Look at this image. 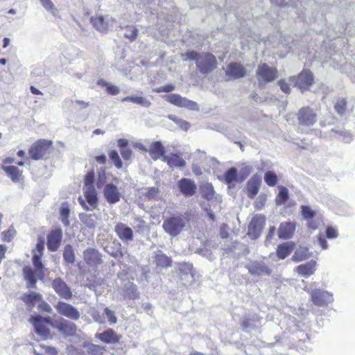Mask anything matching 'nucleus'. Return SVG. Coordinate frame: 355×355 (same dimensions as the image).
Returning a JSON list of instances; mask_svg holds the SVG:
<instances>
[{"instance_id": "nucleus-1", "label": "nucleus", "mask_w": 355, "mask_h": 355, "mask_svg": "<svg viewBox=\"0 0 355 355\" xmlns=\"http://www.w3.org/2000/svg\"><path fill=\"white\" fill-rule=\"evenodd\" d=\"M44 250V241L42 238H40L36 244L35 249L33 250L32 261L35 271L29 266H26L23 268V275L25 280L27 282V286L28 288L35 287L37 283L36 275L41 279H43L44 276L43 272L44 265L41 260Z\"/></svg>"}, {"instance_id": "nucleus-2", "label": "nucleus", "mask_w": 355, "mask_h": 355, "mask_svg": "<svg viewBox=\"0 0 355 355\" xmlns=\"http://www.w3.org/2000/svg\"><path fill=\"white\" fill-rule=\"evenodd\" d=\"M53 150V141L48 139H38L28 149V154L32 159L40 160L48 158Z\"/></svg>"}, {"instance_id": "nucleus-3", "label": "nucleus", "mask_w": 355, "mask_h": 355, "mask_svg": "<svg viewBox=\"0 0 355 355\" xmlns=\"http://www.w3.org/2000/svg\"><path fill=\"white\" fill-rule=\"evenodd\" d=\"M288 80L297 87L301 92L304 93L309 91L311 87L314 84L315 78L313 72L308 69H303L297 76H292L288 78Z\"/></svg>"}, {"instance_id": "nucleus-4", "label": "nucleus", "mask_w": 355, "mask_h": 355, "mask_svg": "<svg viewBox=\"0 0 355 355\" xmlns=\"http://www.w3.org/2000/svg\"><path fill=\"white\" fill-rule=\"evenodd\" d=\"M278 73L276 67H270L266 63L260 64L256 71L259 87L263 88L266 84L275 80L278 77Z\"/></svg>"}, {"instance_id": "nucleus-5", "label": "nucleus", "mask_w": 355, "mask_h": 355, "mask_svg": "<svg viewBox=\"0 0 355 355\" xmlns=\"http://www.w3.org/2000/svg\"><path fill=\"white\" fill-rule=\"evenodd\" d=\"M185 226L186 223L182 215L168 217L162 224L164 230L171 236H178Z\"/></svg>"}, {"instance_id": "nucleus-6", "label": "nucleus", "mask_w": 355, "mask_h": 355, "mask_svg": "<svg viewBox=\"0 0 355 355\" xmlns=\"http://www.w3.org/2000/svg\"><path fill=\"white\" fill-rule=\"evenodd\" d=\"M218 62L214 55L209 52L202 53L197 59L196 67L202 74L211 73L216 69Z\"/></svg>"}, {"instance_id": "nucleus-7", "label": "nucleus", "mask_w": 355, "mask_h": 355, "mask_svg": "<svg viewBox=\"0 0 355 355\" xmlns=\"http://www.w3.org/2000/svg\"><path fill=\"white\" fill-rule=\"evenodd\" d=\"M29 321L33 324L36 334L44 339L50 335L49 326L53 322L50 318H43L40 315L31 316Z\"/></svg>"}, {"instance_id": "nucleus-8", "label": "nucleus", "mask_w": 355, "mask_h": 355, "mask_svg": "<svg viewBox=\"0 0 355 355\" xmlns=\"http://www.w3.org/2000/svg\"><path fill=\"white\" fill-rule=\"evenodd\" d=\"M251 168L250 167H245L243 168L241 175L239 177L237 169L234 167H231L227 169L224 173V180L225 183L228 185L229 188L234 187V183L236 182H243L250 175Z\"/></svg>"}, {"instance_id": "nucleus-9", "label": "nucleus", "mask_w": 355, "mask_h": 355, "mask_svg": "<svg viewBox=\"0 0 355 355\" xmlns=\"http://www.w3.org/2000/svg\"><path fill=\"white\" fill-rule=\"evenodd\" d=\"M165 101L179 107H185L191 110H198V106L195 101L182 97L178 94H171L164 96Z\"/></svg>"}, {"instance_id": "nucleus-10", "label": "nucleus", "mask_w": 355, "mask_h": 355, "mask_svg": "<svg viewBox=\"0 0 355 355\" xmlns=\"http://www.w3.org/2000/svg\"><path fill=\"white\" fill-rule=\"evenodd\" d=\"M300 209L302 216L307 221L308 228L311 230L318 229L322 221V217L318 216L316 211L309 205H302Z\"/></svg>"}, {"instance_id": "nucleus-11", "label": "nucleus", "mask_w": 355, "mask_h": 355, "mask_svg": "<svg viewBox=\"0 0 355 355\" xmlns=\"http://www.w3.org/2000/svg\"><path fill=\"white\" fill-rule=\"evenodd\" d=\"M51 326L58 329L64 336H74L76 335L77 326L63 318H60L53 322H51Z\"/></svg>"}, {"instance_id": "nucleus-12", "label": "nucleus", "mask_w": 355, "mask_h": 355, "mask_svg": "<svg viewBox=\"0 0 355 355\" xmlns=\"http://www.w3.org/2000/svg\"><path fill=\"white\" fill-rule=\"evenodd\" d=\"M297 118L300 125L311 126L317 121V114L309 106H304L298 110Z\"/></svg>"}, {"instance_id": "nucleus-13", "label": "nucleus", "mask_w": 355, "mask_h": 355, "mask_svg": "<svg viewBox=\"0 0 355 355\" xmlns=\"http://www.w3.org/2000/svg\"><path fill=\"white\" fill-rule=\"evenodd\" d=\"M266 224V218L262 215L254 216L248 225V235L252 239H257Z\"/></svg>"}, {"instance_id": "nucleus-14", "label": "nucleus", "mask_w": 355, "mask_h": 355, "mask_svg": "<svg viewBox=\"0 0 355 355\" xmlns=\"http://www.w3.org/2000/svg\"><path fill=\"white\" fill-rule=\"evenodd\" d=\"M14 162L15 159L13 157H6L2 162V169L12 182H17L22 179V171L17 166L10 165Z\"/></svg>"}, {"instance_id": "nucleus-15", "label": "nucleus", "mask_w": 355, "mask_h": 355, "mask_svg": "<svg viewBox=\"0 0 355 355\" xmlns=\"http://www.w3.org/2000/svg\"><path fill=\"white\" fill-rule=\"evenodd\" d=\"M55 308L58 313L72 320H77L80 318L79 311L70 304L59 301Z\"/></svg>"}, {"instance_id": "nucleus-16", "label": "nucleus", "mask_w": 355, "mask_h": 355, "mask_svg": "<svg viewBox=\"0 0 355 355\" xmlns=\"http://www.w3.org/2000/svg\"><path fill=\"white\" fill-rule=\"evenodd\" d=\"M312 302L318 306H324L333 301L332 295L320 289H315L310 292Z\"/></svg>"}, {"instance_id": "nucleus-17", "label": "nucleus", "mask_w": 355, "mask_h": 355, "mask_svg": "<svg viewBox=\"0 0 355 355\" xmlns=\"http://www.w3.org/2000/svg\"><path fill=\"white\" fill-rule=\"evenodd\" d=\"M89 21L96 31L101 33H107L110 28V22L114 21V19L113 18H108V16L96 14L90 17Z\"/></svg>"}, {"instance_id": "nucleus-18", "label": "nucleus", "mask_w": 355, "mask_h": 355, "mask_svg": "<svg viewBox=\"0 0 355 355\" xmlns=\"http://www.w3.org/2000/svg\"><path fill=\"white\" fill-rule=\"evenodd\" d=\"M83 259L91 267H98L103 263L102 254L93 248H88L83 251Z\"/></svg>"}, {"instance_id": "nucleus-19", "label": "nucleus", "mask_w": 355, "mask_h": 355, "mask_svg": "<svg viewBox=\"0 0 355 355\" xmlns=\"http://www.w3.org/2000/svg\"><path fill=\"white\" fill-rule=\"evenodd\" d=\"M84 195L87 203L89 205V207L86 205L85 202L81 197H79V203L83 209L87 211L95 209L98 205V198L94 187L87 188L84 192Z\"/></svg>"}, {"instance_id": "nucleus-20", "label": "nucleus", "mask_w": 355, "mask_h": 355, "mask_svg": "<svg viewBox=\"0 0 355 355\" xmlns=\"http://www.w3.org/2000/svg\"><path fill=\"white\" fill-rule=\"evenodd\" d=\"M62 239V231L60 228L51 230L47 235V248L51 252H55L59 248Z\"/></svg>"}, {"instance_id": "nucleus-21", "label": "nucleus", "mask_w": 355, "mask_h": 355, "mask_svg": "<svg viewBox=\"0 0 355 355\" xmlns=\"http://www.w3.org/2000/svg\"><path fill=\"white\" fill-rule=\"evenodd\" d=\"M178 187L182 195L185 197L193 196L197 191V186L193 180L182 178L178 182Z\"/></svg>"}, {"instance_id": "nucleus-22", "label": "nucleus", "mask_w": 355, "mask_h": 355, "mask_svg": "<svg viewBox=\"0 0 355 355\" xmlns=\"http://www.w3.org/2000/svg\"><path fill=\"white\" fill-rule=\"evenodd\" d=\"M52 287L60 297L65 300H70L72 297L70 288L60 277L55 278L52 282Z\"/></svg>"}, {"instance_id": "nucleus-23", "label": "nucleus", "mask_w": 355, "mask_h": 355, "mask_svg": "<svg viewBox=\"0 0 355 355\" xmlns=\"http://www.w3.org/2000/svg\"><path fill=\"white\" fill-rule=\"evenodd\" d=\"M225 74L231 79H239L246 75V69L241 63L232 62L227 64Z\"/></svg>"}, {"instance_id": "nucleus-24", "label": "nucleus", "mask_w": 355, "mask_h": 355, "mask_svg": "<svg viewBox=\"0 0 355 355\" xmlns=\"http://www.w3.org/2000/svg\"><path fill=\"white\" fill-rule=\"evenodd\" d=\"M103 195L107 202L110 205L118 202L121 197L117 187L112 183L105 184Z\"/></svg>"}, {"instance_id": "nucleus-25", "label": "nucleus", "mask_w": 355, "mask_h": 355, "mask_svg": "<svg viewBox=\"0 0 355 355\" xmlns=\"http://www.w3.org/2000/svg\"><path fill=\"white\" fill-rule=\"evenodd\" d=\"M248 272L256 276L270 275L271 269L263 261H253L248 266Z\"/></svg>"}, {"instance_id": "nucleus-26", "label": "nucleus", "mask_w": 355, "mask_h": 355, "mask_svg": "<svg viewBox=\"0 0 355 355\" xmlns=\"http://www.w3.org/2000/svg\"><path fill=\"white\" fill-rule=\"evenodd\" d=\"M261 184V178L259 175H254L246 184L247 196L253 199L258 193Z\"/></svg>"}, {"instance_id": "nucleus-27", "label": "nucleus", "mask_w": 355, "mask_h": 355, "mask_svg": "<svg viewBox=\"0 0 355 355\" xmlns=\"http://www.w3.org/2000/svg\"><path fill=\"white\" fill-rule=\"evenodd\" d=\"M114 231L118 237L124 242H128L133 239L132 230L122 223H118L115 225Z\"/></svg>"}, {"instance_id": "nucleus-28", "label": "nucleus", "mask_w": 355, "mask_h": 355, "mask_svg": "<svg viewBox=\"0 0 355 355\" xmlns=\"http://www.w3.org/2000/svg\"><path fill=\"white\" fill-rule=\"evenodd\" d=\"M148 153L150 157L154 161H156L159 159H161L163 161L164 157H166V155H165V148L159 141H154L150 144L148 149Z\"/></svg>"}, {"instance_id": "nucleus-29", "label": "nucleus", "mask_w": 355, "mask_h": 355, "mask_svg": "<svg viewBox=\"0 0 355 355\" xmlns=\"http://www.w3.org/2000/svg\"><path fill=\"white\" fill-rule=\"evenodd\" d=\"M163 162H166L170 168H183L186 166L185 160L180 153H172L164 157Z\"/></svg>"}, {"instance_id": "nucleus-30", "label": "nucleus", "mask_w": 355, "mask_h": 355, "mask_svg": "<svg viewBox=\"0 0 355 355\" xmlns=\"http://www.w3.org/2000/svg\"><path fill=\"white\" fill-rule=\"evenodd\" d=\"M295 230V223L292 222L282 223L278 229V236L282 239H288L293 236Z\"/></svg>"}, {"instance_id": "nucleus-31", "label": "nucleus", "mask_w": 355, "mask_h": 355, "mask_svg": "<svg viewBox=\"0 0 355 355\" xmlns=\"http://www.w3.org/2000/svg\"><path fill=\"white\" fill-rule=\"evenodd\" d=\"M96 336L102 342L107 344L117 343L121 338V336L118 335L112 329H108L102 333L97 334Z\"/></svg>"}, {"instance_id": "nucleus-32", "label": "nucleus", "mask_w": 355, "mask_h": 355, "mask_svg": "<svg viewBox=\"0 0 355 355\" xmlns=\"http://www.w3.org/2000/svg\"><path fill=\"white\" fill-rule=\"evenodd\" d=\"M317 263L314 260H311L305 263L300 264L297 266L295 271L302 277H309L312 275L316 270Z\"/></svg>"}, {"instance_id": "nucleus-33", "label": "nucleus", "mask_w": 355, "mask_h": 355, "mask_svg": "<svg viewBox=\"0 0 355 355\" xmlns=\"http://www.w3.org/2000/svg\"><path fill=\"white\" fill-rule=\"evenodd\" d=\"M295 244L293 241H287L279 244L276 250L277 257L279 259H284L293 251Z\"/></svg>"}, {"instance_id": "nucleus-34", "label": "nucleus", "mask_w": 355, "mask_h": 355, "mask_svg": "<svg viewBox=\"0 0 355 355\" xmlns=\"http://www.w3.org/2000/svg\"><path fill=\"white\" fill-rule=\"evenodd\" d=\"M156 266L161 268H166L172 266V259L159 250L154 256Z\"/></svg>"}, {"instance_id": "nucleus-35", "label": "nucleus", "mask_w": 355, "mask_h": 355, "mask_svg": "<svg viewBox=\"0 0 355 355\" xmlns=\"http://www.w3.org/2000/svg\"><path fill=\"white\" fill-rule=\"evenodd\" d=\"M21 299L30 309H32L37 302L42 300V295L37 293L31 292L24 294Z\"/></svg>"}, {"instance_id": "nucleus-36", "label": "nucleus", "mask_w": 355, "mask_h": 355, "mask_svg": "<svg viewBox=\"0 0 355 355\" xmlns=\"http://www.w3.org/2000/svg\"><path fill=\"white\" fill-rule=\"evenodd\" d=\"M348 101L347 98L338 97L334 103V108L336 112L340 116L345 115L347 112Z\"/></svg>"}, {"instance_id": "nucleus-37", "label": "nucleus", "mask_w": 355, "mask_h": 355, "mask_svg": "<svg viewBox=\"0 0 355 355\" xmlns=\"http://www.w3.org/2000/svg\"><path fill=\"white\" fill-rule=\"evenodd\" d=\"M200 191L202 198L210 201L214 198L215 191L211 183L205 182L200 186Z\"/></svg>"}, {"instance_id": "nucleus-38", "label": "nucleus", "mask_w": 355, "mask_h": 355, "mask_svg": "<svg viewBox=\"0 0 355 355\" xmlns=\"http://www.w3.org/2000/svg\"><path fill=\"white\" fill-rule=\"evenodd\" d=\"M309 257L310 253L309 252V249L305 247H300L295 250L291 259L295 262H300L309 259Z\"/></svg>"}, {"instance_id": "nucleus-39", "label": "nucleus", "mask_w": 355, "mask_h": 355, "mask_svg": "<svg viewBox=\"0 0 355 355\" xmlns=\"http://www.w3.org/2000/svg\"><path fill=\"white\" fill-rule=\"evenodd\" d=\"M126 31L124 34V37L129 40L130 42L135 41L139 34V31L135 26L133 25H126L124 27H121Z\"/></svg>"}, {"instance_id": "nucleus-40", "label": "nucleus", "mask_w": 355, "mask_h": 355, "mask_svg": "<svg viewBox=\"0 0 355 355\" xmlns=\"http://www.w3.org/2000/svg\"><path fill=\"white\" fill-rule=\"evenodd\" d=\"M63 259L67 263H73L75 261V254L71 245H67L63 252Z\"/></svg>"}, {"instance_id": "nucleus-41", "label": "nucleus", "mask_w": 355, "mask_h": 355, "mask_svg": "<svg viewBox=\"0 0 355 355\" xmlns=\"http://www.w3.org/2000/svg\"><path fill=\"white\" fill-rule=\"evenodd\" d=\"M264 180L269 187H275L278 182V178L275 173L268 171L264 174Z\"/></svg>"}, {"instance_id": "nucleus-42", "label": "nucleus", "mask_w": 355, "mask_h": 355, "mask_svg": "<svg viewBox=\"0 0 355 355\" xmlns=\"http://www.w3.org/2000/svg\"><path fill=\"white\" fill-rule=\"evenodd\" d=\"M108 155L110 160L114 163L116 168L121 169L123 167V162L116 150H111L109 151Z\"/></svg>"}, {"instance_id": "nucleus-43", "label": "nucleus", "mask_w": 355, "mask_h": 355, "mask_svg": "<svg viewBox=\"0 0 355 355\" xmlns=\"http://www.w3.org/2000/svg\"><path fill=\"white\" fill-rule=\"evenodd\" d=\"M288 200V191L286 187H282L279 190L278 195L276 197L275 201L277 205H282Z\"/></svg>"}, {"instance_id": "nucleus-44", "label": "nucleus", "mask_w": 355, "mask_h": 355, "mask_svg": "<svg viewBox=\"0 0 355 355\" xmlns=\"http://www.w3.org/2000/svg\"><path fill=\"white\" fill-rule=\"evenodd\" d=\"M70 210L69 208V205L67 202L62 203L61 209H60V216L62 218V221L65 225H68L69 224V216Z\"/></svg>"}, {"instance_id": "nucleus-45", "label": "nucleus", "mask_w": 355, "mask_h": 355, "mask_svg": "<svg viewBox=\"0 0 355 355\" xmlns=\"http://www.w3.org/2000/svg\"><path fill=\"white\" fill-rule=\"evenodd\" d=\"M168 119L173 121L175 123H176L182 130L184 131H187L191 125L189 122L178 119L175 115H169Z\"/></svg>"}, {"instance_id": "nucleus-46", "label": "nucleus", "mask_w": 355, "mask_h": 355, "mask_svg": "<svg viewBox=\"0 0 355 355\" xmlns=\"http://www.w3.org/2000/svg\"><path fill=\"white\" fill-rule=\"evenodd\" d=\"M123 101H129L142 105L150 104L149 101L142 96H126L123 98Z\"/></svg>"}, {"instance_id": "nucleus-47", "label": "nucleus", "mask_w": 355, "mask_h": 355, "mask_svg": "<svg viewBox=\"0 0 355 355\" xmlns=\"http://www.w3.org/2000/svg\"><path fill=\"white\" fill-rule=\"evenodd\" d=\"M200 55V54L195 51H188L186 53H182L181 57L184 61L196 60V62L197 63V59L199 58Z\"/></svg>"}, {"instance_id": "nucleus-48", "label": "nucleus", "mask_w": 355, "mask_h": 355, "mask_svg": "<svg viewBox=\"0 0 355 355\" xmlns=\"http://www.w3.org/2000/svg\"><path fill=\"white\" fill-rule=\"evenodd\" d=\"M289 83L291 82L288 79L286 80L285 78L280 79L277 82V85L279 86L281 90L286 94H289L291 92Z\"/></svg>"}, {"instance_id": "nucleus-49", "label": "nucleus", "mask_w": 355, "mask_h": 355, "mask_svg": "<svg viewBox=\"0 0 355 355\" xmlns=\"http://www.w3.org/2000/svg\"><path fill=\"white\" fill-rule=\"evenodd\" d=\"M40 1L42 6L52 14L55 15L58 12V10L51 0H40Z\"/></svg>"}, {"instance_id": "nucleus-50", "label": "nucleus", "mask_w": 355, "mask_h": 355, "mask_svg": "<svg viewBox=\"0 0 355 355\" xmlns=\"http://www.w3.org/2000/svg\"><path fill=\"white\" fill-rule=\"evenodd\" d=\"M94 177L95 174L94 171H89L85 176V185L87 188L94 187Z\"/></svg>"}, {"instance_id": "nucleus-51", "label": "nucleus", "mask_w": 355, "mask_h": 355, "mask_svg": "<svg viewBox=\"0 0 355 355\" xmlns=\"http://www.w3.org/2000/svg\"><path fill=\"white\" fill-rule=\"evenodd\" d=\"M39 347L42 351L48 355H58V354L57 349L54 347L40 345Z\"/></svg>"}, {"instance_id": "nucleus-52", "label": "nucleus", "mask_w": 355, "mask_h": 355, "mask_svg": "<svg viewBox=\"0 0 355 355\" xmlns=\"http://www.w3.org/2000/svg\"><path fill=\"white\" fill-rule=\"evenodd\" d=\"M120 153L124 161H128L129 162L128 164H129L131 162V158L132 156V151L130 148H127L126 149H121Z\"/></svg>"}, {"instance_id": "nucleus-53", "label": "nucleus", "mask_w": 355, "mask_h": 355, "mask_svg": "<svg viewBox=\"0 0 355 355\" xmlns=\"http://www.w3.org/2000/svg\"><path fill=\"white\" fill-rule=\"evenodd\" d=\"M175 85L172 84H167L162 87H157L154 89V92L156 93H161V92H173L175 89Z\"/></svg>"}, {"instance_id": "nucleus-54", "label": "nucleus", "mask_w": 355, "mask_h": 355, "mask_svg": "<svg viewBox=\"0 0 355 355\" xmlns=\"http://www.w3.org/2000/svg\"><path fill=\"white\" fill-rule=\"evenodd\" d=\"M89 353L92 355H103L105 347L96 345H93L89 349Z\"/></svg>"}, {"instance_id": "nucleus-55", "label": "nucleus", "mask_w": 355, "mask_h": 355, "mask_svg": "<svg viewBox=\"0 0 355 355\" xmlns=\"http://www.w3.org/2000/svg\"><path fill=\"white\" fill-rule=\"evenodd\" d=\"M104 313L108 319V322L111 324H115L116 322L117 319L114 315V313L112 311H111L109 308H105L104 309Z\"/></svg>"}, {"instance_id": "nucleus-56", "label": "nucleus", "mask_w": 355, "mask_h": 355, "mask_svg": "<svg viewBox=\"0 0 355 355\" xmlns=\"http://www.w3.org/2000/svg\"><path fill=\"white\" fill-rule=\"evenodd\" d=\"M105 89H106V92L108 94L112 95V96L117 95L120 92V89L117 86L112 85L110 83L108 84V85L107 86Z\"/></svg>"}, {"instance_id": "nucleus-57", "label": "nucleus", "mask_w": 355, "mask_h": 355, "mask_svg": "<svg viewBox=\"0 0 355 355\" xmlns=\"http://www.w3.org/2000/svg\"><path fill=\"white\" fill-rule=\"evenodd\" d=\"M326 236L328 239H334L338 236V231L336 228L328 226L326 229Z\"/></svg>"}, {"instance_id": "nucleus-58", "label": "nucleus", "mask_w": 355, "mask_h": 355, "mask_svg": "<svg viewBox=\"0 0 355 355\" xmlns=\"http://www.w3.org/2000/svg\"><path fill=\"white\" fill-rule=\"evenodd\" d=\"M15 232L12 230H8L2 232V240L6 242H10Z\"/></svg>"}, {"instance_id": "nucleus-59", "label": "nucleus", "mask_w": 355, "mask_h": 355, "mask_svg": "<svg viewBox=\"0 0 355 355\" xmlns=\"http://www.w3.org/2000/svg\"><path fill=\"white\" fill-rule=\"evenodd\" d=\"M159 191L158 188L156 187H150L148 189V191L146 192V196L148 198H155Z\"/></svg>"}, {"instance_id": "nucleus-60", "label": "nucleus", "mask_w": 355, "mask_h": 355, "mask_svg": "<svg viewBox=\"0 0 355 355\" xmlns=\"http://www.w3.org/2000/svg\"><path fill=\"white\" fill-rule=\"evenodd\" d=\"M118 147L121 149H126L128 146V141L125 139H119L117 141Z\"/></svg>"}, {"instance_id": "nucleus-61", "label": "nucleus", "mask_w": 355, "mask_h": 355, "mask_svg": "<svg viewBox=\"0 0 355 355\" xmlns=\"http://www.w3.org/2000/svg\"><path fill=\"white\" fill-rule=\"evenodd\" d=\"M191 169L193 174L196 176H200L202 174V169L200 166L196 164H193L191 166Z\"/></svg>"}, {"instance_id": "nucleus-62", "label": "nucleus", "mask_w": 355, "mask_h": 355, "mask_svg": "<svg viewBox=\"0 0 355 355\" xmlns=\"http://www.w3.org/2000/svg\"><path fill=\"white\" fill-rule=\"evenodd\" d=\"M318 241L320 244V245L322 247V249H327V242L326 241V239L322 236H318Z\"/></svg>"}, {"instance_id": "nucleus-63", "label": "nucleus", "mask_w": 355, "mask_h": 355, "mask_svg": "<svg viewBox=\"0 0 355 355\" xmlns=\"http://www.w3.org/2000/svg\"><path fill=\"white\" fill-rule=\"evenodd\" d=\"M96 160L100 163V164H105L106 162V157L105 155H98L95 157Z\"/></svg>"}, {"instance_id": "nucleus-64", "label": "nucleus", "mask_w": 355, "mask_h": 355, "mask_svg": "<svg viewBox=\"0 0 355 355\" xmlns=\"http://www.w3.org/2000/svg\"><path fill=\"white\" fill-rule=\"evenodd\" d=\"M250 325V320L249 319H245L241 322V327L243 330L246 329Z\"/></svg>"}]
</instances>
